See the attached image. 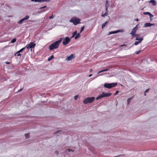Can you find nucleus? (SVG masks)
<instances>
[{"label": "nucleus", "mask_w": 157, "mask_h": 157, "mask_svg": "<svg viewBox=\"0 0 157 157\" xmlns=\"http://www.w3.org/2000/svg\"><path fill=\"white\" fill-rule=\"evenodd\" d=\"M50 1V0H39V2H49Z\"/></svg>", "instance_id": "25"}, {"label": "nucleus", "mask_w": 157, "mask_h": 157, "mask_svg": "<svg viewBox=\"0 0 157 157\" xmlns=\"http://www.w3.org/2000/svg\"><path fill=\"white\" fill-rule=\"evenodd\" d=\"M138 25H137L133 29H132L131 32L130 34L132 36H134L136 34V33L138 29Z\"/></svg>", "instance_id": "8"}, {"label": "nucleus", "mask_w": 157, "mask_h": 157, "mask_svg": "<svg viewBox=\"0 0 157 157\" xmlns=\"http://www.w3.org/2000/svg\"><path fill=\"white\" fill-rule=\"evenodd\" d=\"M119 91H118V90H117V91H116V93H115V94H114V95H116V94H117L119 93Z\"/></svg>", "instance_id": "41"}, {"label": "nucleus", "mask_w": 157, "mask_h": 157, "mask_svg": "<svg viewBox=\"0 0 157 157\" xmlns=\"http://www.w3.org/2000/svg\"><path fill=\"white\" fill-rule=\"evenodd\" d=\"M135 36L136 37V38H138V39H140L141 38H142V37H140V35L139 34H136L134 36Z\"/></svg>", "instance_id": "23"}, {"label": "nucleus", "mask_w": 157, "mask_h": 157, "mask_svg": "<svg viewBox=\"0 0 157 157\" xmlns=\"http://www.w3.org/2000/svg\"><path fill=\"white\" fill-rule=\"evenodd\" d=\"M80 21L81 19L79 18L76 17H74L71 19L70 22L73 23L74 25H76L81 23Z\"/></svg>", "instance_id": "2"}, {"label": "nucleus", "mask_w": 157, "mask_h": 157, "mask_svg": "<svg viewBox=\"0 0 157 157\" xmlns=\"http://www.w3.org/2000/svg\"><path fill=\"white\" fill-rule=\"evenodd\" d=\"M117 155V156H116L117 157H120V156H121V155Z\"/></svg>", "instance_id": "51"}, {"label": "nucleus", "mask_w": 157, "mask_h": 157, "mask_svg": "<svg viewBox=\"0 0 157 157\" xmlns=\"http://www.w3.org/2000/svg\"><path fill=\"white\" fill-rule=\"evenodd\" d=\"M74 58V55L73 54H71L70 56H67L66 59L67 61H70L72 60Z\"/></svg>", "instance_id": "13"}, {"label": "nucleus", "mask_w": 157, "mask_h": 157, "mask_svg": "<svg viewBox=\"0 0 157 157\" xmlns=\"http://www.w3.org/2000/svg\"><path fill=\"white\" fill-rule=\"evenodd\" d=\"M109 2L108 1H106L105 3V9H108V8H109Z\"/></svg>", "instance_id": "14"}, {"label": "nucleus", "mask_w": 157, "mask_h": 157, "mask_svg": "<svg viewBox=\"0 0 157 157\" xmlns=\"http://www.w3.org/2000/svg\"><path fill=\"white\" fill-rule=\"evenodd\" d=\"M47 7L46 6H44L43 7H41L40 8V10H42V8H44Z\"/></svg>", "instance_id": "39"}, {"label": "nucleus", "mask_w": 157, "mask_h": 157, "mask_svg": "<svg viewBox=\"0 0 157 157\" xmlns=\"http://www.w3.org/2000/svg\"><path fill=\"white\" fill-rule=\"evenodd\" d=\"M146 3H148L149 4H151V5L153 6H155L156 5V2L155 0L148 1Z\"/></svg>", "instance_id": "11"}, {"label": "nucleus", "mask_w": 157, "mask_h": 157, "mask_svg": "<svg viewBox=\"0 0 157 157\" xmlns=\"http://www.w3.org/2000/svg\"><path fill=\"white\" fill-rule=\"evenodd\" d=\"M36 44L34 43V42H31L30 43L27 44L25 46L27 49L33 48L36 46Z\"/></svg>", "instance_id": "6"}, {"label": "nucleus", "mask_w": 157, "mask_h": 157, "mask_svg": "<svg viewBox=\"0 0 157 157\" xmlns=\"http://www.w3.org/2000/svg\"><path fill=\"white\" fill-rule=\"evenodd\" d=\"M92 75V74H90L89 75V77H90Z\"/></svg>", "instance_id": "52"}, {"label": "nucleus", "mask_w": 157, "mask_h": 157, "mask_svg": "<svg viewBox=\"0 0 157 157\" xmlns=\"http://www.w3.org/2000/svg\"><path fill=\"white\" fill-rule=\"evenodd\" d=\"M55 153L57 155H58L59 153V151H55Z\"/></svg>", "instance_id": "38"}, {"label": "nucleus", "mask_w": 157, "mask_h": 157, "mask_svg": "<svg viewBox=\"0 0 157 157\" xmlns=\"http://www.w3.org/2000/svg\"><path fill=\"white\" fill-rule=\"evenodd\" d=\"M106 12L105 13L103 14H102L101 16L102 17H105V16H107L108 14V10L107 9H105Z\"/></svg>", "instance_id": "15"}, {"label": "nucleus", "mask_w": 157, "mask_h": 157, "mask_svg": "<svg viewBox=\"0 0 157 157\" xmlns=\"http://www.w3.org/2000/svg\"><path fill=\"white\" fill-rule=\"evenodd\" d=\"M54 58L53 55H52L48 58V61H50Z\"/></svg>", "instance_id": "21"}, {"label": "nucleus", "mask_w": 157, "mask_h": 157, "mask_svg": "<svg viewBox=\"0 0 157 157\" xmlns=\"http://www.w3.org/2000/svg\"><path fill=\"white\" fill-rule=\"evenodd\" d=\"M69 152H70L71 151H72L71 149H68L67 150Z\"/></svg>", "instance_id": "42"}, {"label": "nucleus", "mask_w": 157, "mask_h": 157, "mask_svg": "<svg viewBox=\"0 0 157 157\" xmlns=\"http://www.w3.org/2000/svg\"><path fill=\"white\" fill-rule=\"evenodd\" d=\"M23 21L21 19L18 22L17 24H21L23 22Z\"/></svg>", "instance_id": "30"}, {"label": "nucleus", "mask_w": 157, "mask_h": 157, "mask_svg": "<svg viewBox=\"0 0 157 157\" xmlns=\"http://www.w3.org/2000/svg\"><path fill=\"white\" fill-rule=\"evenodd\" d=\"M149 90H150V89H149H149H147V90L145 91V94H144L145 95H146V94H145V93H147V92H148Z\"/></svg>", "instance_id": "37"}, {"label": "nucleus", "mask_w": 157, "mask_h": 157, "mask_svg": "<svg viewBox=\"0 0 157 157\" xmlns=\"http://www.w3.org/2000/svg\"><path fill=\"white\" fill-rule=\"evenodd\" d=\"M136 21H139V19L138 18H136L135 20Z\"/></svg>", "instance_id": "47"}, {"label": "nucleus", "mask_w": 157, "mask_h": 157, "mask_svg": "<svg viewBox=\"0 0 157 157\" xmlns=\"http://www.w3.org/2000/svg\"><path fill=\"white\" fill-rule=\"evenodd\" d=\"M141 50H140L139 51H136V52H135V53L137 54H138L140 52Z\"/></svg>", "instance_id": "40"}, {"label": "nucleus", "mask_w": 157, "mask_h": 157, "mask_svg": "<svg viewBox=\"0 0 157 157\" xmlns=\"http://www.w3.org/2000/svg\"><path fill=\"white\" fill-rule=\"evenodd\" d=\"M92 71H93V70H92V69H90V72H92Z\"/></svg>", "instance_id": "50"}, {"label": "nucleus", "mask_w": 157, "mask_h": 157, "mask_svg": "<svg viewBox=\"0 0 157 157\" xmlns=\"http://www.w3.org/2000/svg\"><path fill=\"white\" fill-rule=\"evenodd\" d=\"M142 1H143L144 0H142Z\"/></svg>", "instance_id": "54"}, {"label": "nucleus", "mask_w": 157, "mask_h": 157, "mask_svg": "<svg viewBox=\"0 0 157 157\" xmlns=\"http://www.w3.org/2000/svg\"><path fill=\"white\" fill-rule=\"evenodd\" d=\"M95 99L94 97L87 98L83 101V102L84 104L91 103Z\"/></svg>", "instance_id": "5"}, {"label": "nucleus", "mask_w": 157, "mask_h": 157, "mask_svg": "<svg viewBox=\"0 0 157 157\" xmlns=\"http://www.w3.org/2000/svg\"><path fill=\"white\" fill-rule=\"evenodd\" d=\"M61 130H59V131H56V132H55V133H54V134H59L60 133V132H61Z\"/></svg>", "instance_id": "32"}, {"label": "nucleus", "mask_w": 157, "mask_h": 157, "mask_svg": "<svg viewBox=\"0 0 157 157\" xmlns=\"http://www.w3.org/2000/svg\"><path fill=\"white\" fill-rule=\"evenodd\" d=\"M123 30L121 29L117 30V31H112L109 32V34L108 35H109L111 34H115L119 32H122Z\"/></svg>", "instance_id": "10"}, {"label": "nucleus", "mask_w": 157, "mask_h": 157, "mask_svg": "<svg viewBox=\"0 0 157 157\" xmlns=\"http://www.w3.org/2000/svg\"><path fill=\"white\" fill-rule=\"evenodd\" d=\"M6 63L7 64H10V62H6Z\"/></svg>", "instance_id": "45"}, {"label": "nucleus", "mask_w": 157, "mask_h": 157, "mask_svg": "<svg viewBox=\"0 0 157 157\" xmlns=\"http://www.w3.org/2000/svg\"><path fill=\"white\" fill-rule=\"evenodd\" d=\"M123 47V46H122V45L120 46V47Z\"/></svg>", "instance_id": "53"}, {"label": "nucleus", "mask_w": 157, "mask_h": 157, "mask_svg": "<svg viewBox=\"0 0 157 157\" xmlns=\"http://www.w3.org/2000/svg\"><path fill=\"white\" fill-rule=\"evenodd\" d=\"M17 52L16 53H15V54H14V56H17Z\"/></svg>", "instance_id": "46"}, {"label": "nucleus", "mask_w": 157, "mask_h": 157, "mask_svg": "<svg viewBox=\"0 0 157 157\" xmlns=\"http://www.w3.org/2000/svg\"><path fill=\"white\" fill-rule=\"evenodd\" d=\"M108 23V21H106L101 26L102 28H103Z\"/></svg>", "instance_id": "20"}, {"label": "nucleus", "mask_w": 157, "mask_h": 157, "mask_svg": "<svg viewBox=\"0 0 157 157\" xmlns=\"http://www.w3.org/2000/svg\"><path fill=\"white\" fill-rule=\"evenodd\" d=\"M29 16L28 15H26L25 17H24V18H22L21 19V20L23 21H25V20H28V19H29Z\"/></svg>", "instance_id": "16"}, {"label": "nucleus", "mask_w": 157, "mask_h": 157, "mask_svg": "<svg viewBox=\"0 0 157 157\" xmlns=\"http://www.w3.org/2000/svg\"><path fill=\"white\" fill-rule=\"evenodd\" d=\"M109 70V69H104V70H102L100 71H99L98 72V73H101V72H104V71H108Z\"/></svg>", "instance_id": "28"}, {"label": "nucleus", "mask_w": 157, "mask_h": 157, "mask_svg": "<svg viewBox=\"0 0 157 157\" xmlns=\"http://www.w3.org/2000/svg\"><path fill=\"white\" fill-rule=\"evenodd\" d=\"M54 17V16L53 15V14H52V16L49 17L48 18L49 19H51L53 18Z\"/></svg>", "instance_id": "36"}, {"label": "nucleus", "mask_w": 157, "mask_h": 157, "mask_svg": "<svg viewBox=\"0 0 157 157\" xmlns=\"http://www.w3.org/2000/svg\"><path fill=\"white\" fill-rule=\"evenodd\" d=\"M71 41V39L68 37H66L63 41V46L67 45Z\"/></svg>", "instance_id": "7"}, {"label": "nucleus", "mask_w": 157, "mask_h": 157, "mask_svg": "<svg viewBox=\"0 0 157 157\" xmlns=\"http://www.w3.org/2000/svg\"><path fill=\"white\" fill-rule=\"evenodd\" d=\"M45 11H46V10L45 9L43 10L41 12H45Z\"/></svg>", "instance_id": "49"}, {"label": "nucleus", "mask_w": 157, "mask_h": 157, "mask_svg": "<svg viewBox=\"0 0 157 157\" xmlns=\"http://www.w3.org/2000/svg\"><path fill=\"white\" fill-rule=\"evenodd\" d=\"M32 2H39V0H31Z\"/></svg>", "instance_id": "34"}, {"label": "nucleus", "mask_w": 157, "mask_h": 157, "mask_svg": "<svg viewBox=\"0 0 157 157\" xmlns=\"http://www.w3.org/2000/svg\"><path fill=\"white\" fill-rule=\"evenodd\" d=\"M112 95V94L110 93H105L104 92H103L102 93V94L101 95H99L96 98V99L97 100H98L100 98H102L105 97H108Z\"/></svg>", "instance_id": "3"}, {"label": "nucleus", "mask_w": 157, "mask_h": 157, "mask_svg": "<svg viewBox=\"0 0 157 157\" xmlns=\"http://www.w3.org/2000/svg\"><path fill=\"white\" fill-rule=\"evenodd\" d=\"M127 45H125V44H123V45H122V46H125L126 47V46Z\"/></svg>", "instance_id": "48"}, {"label": "nucleus", "mask_w": 157, "mask_h": 157, "mask_svg": "<svg viewBox=\"0 0 157 157\" xmlns=\"http://www.w3.org/2000/svg\"><path fill=\"white\" fill-rule=\"evenodd\" d=\"M153 25H154V24H152L150 23H146L144 24V27H151V26Z\"/></svg>", "instance_id": "12"}, {"label": "nucleus", "mask_w": 157, "mask_h": 157, "mask_svg": "<svg viewBox=\"0 0 157 157\" xmlns=\"http://www.w3.org/2000/svg\"><path fill=\"white\" fill-rule=\"evenodd\" d=\"M84 27H85L84 26H82L81 27V30L80 31V33H82L83 31V30L84 29Z\"/></svg>", "instance_id": "31"}, {"label": "nucleus", "mask_w": 157, "mask_h": 157, "mask_svg": "<svg viewBox=\"0 0 157 157\" xmlns=\"http://www.w3.org/2000/svg\"><path fill=\"white\" fill-rule=\"evenodd\" d=\"M26 48H25V47L22 48L19 51H18L17 52V53H20V52H21L25 50V49Z\"/></svg>", "instance_id": "17"}, {"label": "nucleus", "mask_w": 157, "mask_h": 157, "mask_svg": "<svg viewBox=\"0 0 157 157\" xmlns=\"http://www.w3.org/2000/svg\"><path fill=\"white\" fill-rule=\"evenodd\" d=\"M23 88L20 89V90H18V92H20V91H21L23 90Z\"/></svg>", "instance_id": "44"}, {"label": "nucleus", "mask_w": 157, "mask_h": 157, "mask_svg": "<svg viewBox=\"0 0 157 157\" xmlns=\"http://www.w3.org/2000/svg\"><path fill=\"white\" fill-rule=\"evenodd\" d=\"M143 37H142V38H140V39H138V38H136V40H138V41H136L134 43V44L136 45L139 44V43H140L143 40Z\"/></svg>", "instance_id": "9"}, {"label": "nucleus", "mask_w": 157, "mask_h": 157, "mask_svg": "<svg viewBox=\"0 0 157 157\" xmlns=\"http://www.w3.org/2000/svg\"><path fill=\"white\" fill-rule=\"evenodd\" d=\"M80 34L79 33H77V34L76 35V36L75 37V39H76L78 38H79L80 36Z\"/></svg>", "instance_id": "18"}, {"label": "nucleus", "mask_w": 157, "mask_h": 157, "mask_svg": "<svg viewBox=\"0 0 157 157\" xmlns=\"http://www.w3.org/2000/svg\"><path fill=\"white\" fill-rule=\"evenodd\" d=\"M77 34V31H75L72 33L71 38L74 37Z\"/></svg>", "instance_id": "19"}, {"label": "nucleus", "mask_w": 157, "mask_h": 157, "mask_svg": "<svg viewBox=\"0 0 157 157\" xmlns=\"http://www.w3.org/2000/svg\"><path fill=\"white\" fill-rule=\"evenodd\" d=\"M117 85V82L111 83H105L104 84V87L105 88L110 89L112 87L116 86Z\"/></svg>", "instance_id": "4"}, {"label": "nucleus", "mask_w": 157, "mask_h": 157, "mask_svg": "<svg viewBox=\"0 0 157 157\" xmlns=\"http://www.w3.org/2000/svg\"><path fill=\"white\" fill-rule=\"evenodd\" d=\"M150 13L149 12H145L143 13V14L144 15H148Z\"/></svg>", "instance_id": "33"}, {"label": "nucleus", "mask_w": 157, "mask_h": 157, "mask_svg": "<svg viewBox=\"0 0 157 157\" xmlns=\"http://www.w3.org/2000/svg\"><path fill=\"white\" fill-rule=\"evenodd\" d=\"M25 136L26 138H29L30 137L29 133H26L25 134Z\"/></svg>", "instance_id": "24"}, {"label": "nucleus", "mask_w": 157, "mask_h": 157, "mask_svg": "<svg viewBox=\"0 0 157 157\" xmlns=\"http://www.w3.org/2000/svg\"><path fill=\"white\" fill-rule=\"evenodd\" d=\"M132 97H131L130 98H128L127 99V101L128 105L129 104V103L130 101L132 99Z\"/></svg>", "instance_id": "26"}, {"label": "nucleus", "mask_w": 157, "mask_h": 157, "mask_svg": "<svg viewBox=\"0 0 157 157\" xmlns=\"http://www.w3.org/2000/svg\"><path fill=\"white\" fill-rule=\"evenodd\" d=\"M21 54L20 53H17V56H21Z\"/></svg>", "instance_id": "43"}, {"label": "nucleus", "mask_w": 157, "mask_h": 157, "mask_svg": "<svg viewBox=\"0 0 157 157\" xmlns=\"http://www.w3.org/2000/svg\"><path fill=\"white\" fill-rule=\"evenodd\" d=\"M149 16L150 19L151 20V18L152 17H153L154 16L152 14H151V13H149Z\"/></svg>", "instance_id": "29"}, {"label": "nucleus", "mask_w": 157, "mask_h": 157, "mask_svg": "<svg viewBox=\"0 0 157 157\" xmlns=\"http://www.w3.org/2000/svg\"><path fill=\"white\" fill-rule=\"evenodd\" d=\"M63 40V38H60L59 39L54 43L51 44L49 45V49L50 50H52L54 49L58 48L59 47V44Z\"/></svg>", "instance_id": "1"}, {"label": "nucleus", "mask_w": 157, "mask_h": 157, "mask_svg": "<svg viewBox=\"0 0 157 157\" xmlns=\"http://www.w3.org/2000/svg\"><path fill=\"white\" fill-rule=\"evenodd\" d=\"M78 95H76V96H75V97H74V98L75 100H77L78 99Z\"/></svg>", "instance_id": "35"}, {"label": "nucleus", "mask_w": 157, "mask_h": 157, "mask_svg": "<svg viewBox=\"0 0 157 157\" xmlns=\"http://www.w3.org/2000/svg\"><path fill=\"white\" fill-rule=\"evenodd\" d=\"M134 44H133L132 46H129L127 45L126 46L124 49V50L128 49L131 48L133 45Z\"/></svg>", "instance_id": "22"}, {"label": "nucleus", "mask_w": 157, "mask_h": 157, "mask_svg": "<svg viewBox=\"0 0 157 157\" xmlns=\"http://www.w3.org/2000/svg\"><path fill=\"white\" fill-rule=\"evenodd\" d=\"M17 40V39L16 38H14L12 40H11V43H13L15 42Z\"/></svg>", "instance_id": "27"}]
</instances>
